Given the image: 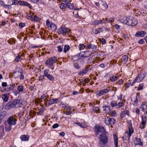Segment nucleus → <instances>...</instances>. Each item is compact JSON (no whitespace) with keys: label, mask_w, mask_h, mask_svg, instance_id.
<instances>
[{"label":"nucleus","mask_w":147,"mask_h":147,"mask_svg":"<svg viewBox=\"0 0 147 147\" xmlns=\"http://www.w3.org/2000/svg\"><path fill=\"white\" fill-rule=\"evenodd\" d=\"M110 114L112 116L115 117L117 115V114L115 111H112Z\"/></svg>","instance_id":"obj_55"},{"label":"nucleus","mask_w":147,"mask_h":147,"mask_svg":"<svg viewBox=\"0 0 147 147\" xmlns=\"http://www.w3.org/2000/svg\"><path fill=\"white\" fill-rule=\"evenodd\" d=\"M100 42L102 45L105 44H106L107 42L106 40L103 38H102L101 39H100Z\"/></svg>","instance_id":"obj_53"},{"label":"nucleus","mask_w":147,"mask_h":147,"mask_svg":"<svg viewBox=\"0 0 147 147\" xmlns=\"http://www.w3.org/2000/svg\"><path fill=\"white\" fill-rule=\"evenodd\" d=\"M110 90V87L108 86L106 89L101 90L96 93V95L100 96L108 93Z\"/></svg>","instance_id":"obj_6"},{"label":"nucleus","mask_w":147,"mask_h":147,"mask_svg":"<svg viewBox=\"0 0 147 147\" xmlns=\"http://www.w3.org/2000/svg\"><path fill=\"white\" fill-rule=\"evenodd\" d=\"M99 139L100 141L104 144H106L108 142V138L105 134H100V136Z\"/></svg>","instance_id":"obj_7"},{"label":"nucleus","mask_w":147,"mask_h":147,"mask_svg":"<svg viewBox=\"0 0 147 147\" xmlns=\"http://www.w3.org/2000/svg\"><path fill=\"white\" fill-rule=\"evenodd\" d=\"M138 99L137 98V97H136V98H134V100L133 101V105L135 106H137L138 105Z\"/></svg>","instance_id":"obj_34"},{"label":"nucleus","mask_w":147,"mask_h":147,"mask_svg":"<svg viewBox=\"0 0 147 147\" xmlns=\"http://www.w3.org/2000/svg\"><path fill=\"white\" fill-rule=\"evenodd\" d=\"M57 58L56 57L50 58L45 61V64L47 65H51L57 61Z\"/></svg>","instance_id":"obj_5"},{"label":"nucleus","mask_w":147,"mask_h":147,"mask_svg":"<svg viewBox=\"0 0 147 147\" xmlns=\"http://www.w3.org/2000/svg\"><path fill=\"white\" fill-rule=\"evenodd\" d=\"M44 110L43 109H41L37 112L38 115H41L43 114Z\"/></svg>","instance_id":"obj_56"},{"label":"nucleus","mask_w":147,"mask_h":147,"mask_svg":"<svg viewBox=\"0 0 147 147\" xmlns=\"http://www.w3.org/2000/svg\"><path fill=\"white\" fill-rule=\"evenodd\" d=\"M66 7V5L65 3H62L60 5L59 7L62 9H65Z\"/></svg>","instance_id":"obj_45"},{"label":"nucleus","mask_w":147,"mask_h":147,"mask_svg":"<svg viewBox=\"0 0 147 147\" xmlns=\"http://www.w3.org/2000/svg\"><path fill=\"white\" fill-rule=\"evenodd\" d=\"M50 28L52 30H55L57 28L56 25L55 24L52 23V24H51V26Z\"/></svg>","instance_id":"obj_41"},{"label":"nucleus","mask_w":147,"mask_h":147,"mask_svg":"<svg viewBox=\"0 0 147 147\" xmlns=\"http://www.w3.org/2000/svg\"><path fill=\"white\" fill-rule=\"evenodd\" d=\"M91 44H88L86 45V48L87 49H91Z\"/></svg>","instance_id":"obj_58"},{"label":"nucleus","mask_w":147,"mask_h":147,"mask_svg":"<svg viewBox=\"0 0 147 147\" xmlns=\"http://www.w3.org/2000/svg\"><path fill=\"white\" fill-rule=\"evenodd\" d=\"M49 69H45L44 71V76L49 80L53 81L54 80V78L52 75L49 74Z\"/></svg>","instance_id":"obj_4"},{"label":"nucleus","mask_w":147,"mask_h":147,"mask_svg":"<svg viewBox=\"0 0 147 147\" xmlns=\"http://www.w3.org/2000/svg\"><path fill=\"white\" fill-rule=\"evenodd\" d=\"M131 136H129L128 132H125L124 134V136L122 137V139L123 140H127L129 142H130V138Z\"/></svg>","instance_id":"obj_17"},{"label":"nucleus","mask_w":147,"mask_h":147,"mask_svg":"<svg viewBox=\"0 0 147 147\" xmlns=\"http://www.w3.org/2000/svg\"><path fill=\"white\" fill-rule=\"evenodd\" d=\"M1 86L3 87H6L7 86V85L6 82H3L2 83Z\"/></svg>","instance_id":"obj_64"},{"label":"nucleus","mask_w":147,"mask_h":147,"mask_svg":"<svg viewBox=\"0 0 147 147\" xmlns=\"http://www.w3.org/2000/svg\"><path fill=\"white\" fill-rule=\"evenodd\" d=\"M0 4L5 8L7 7L9 8V7L10 6V5H9L5 4H4V1H0Z\"/></svg>","instance_id":"obj_39"},{"label":"nucleus","mask_w":147,"mask_h":147,"mask_svg":"<svg viewBox=\"0 0 147 147\" xmlns=\"http://www.w3.org/2000/svg\"><path fill=\"white\" fill-rule=\"evenodd\" d=\"M12 125L9 124H6L5 127L6 131L9 132L12 129Z\"/></svg>","instance_id":"obj_24"},{"label":"nucleus","mask_w":147,"mask_h":147,"mask_svg":"<svg viewBox=\"0 0 147 147\" xmlns=\"http://www.w3.org/2000/svg\"><path fill=\"white\" fill-rule=\"evenodd\" d=\"M58 98L51 99L50 98L49 101V102L48 103V106H49L55 103H57L56 102L58 101Z\"/></svg>","instance_id":"obj_19"},{"label":"nucleus","mask_w":147,"mask_h":147,"mask_svg":"<svg viewBox=\"0 0 147 147\" xmlns=\"http://www.w3.org/2000/svg\"><path fill=\"white\" fill-rule=\"evenodd\" d=\"M110 106H105L102 107L103 109V112L104 113H107L110 110Z\"/></svg>","instance_id":"obj_20"},{"label":"nucleus","mask_w":147,"mask_h":147,"mask_svg":"<svg viewBox=\"0 0 147 147\" xmlns=\"http://www.w3.org/2000/svg\"><path fill=\"white\" fill-rule=\"evenodd\" d=\"M88 71V70L86 68H85L78 73V75L80 76H83L84 74H86L87 73Z\"/></svg>","instance_id":"obj_22"},{"label":"nucleus","mask_w":147,"mask_h":147,"mask_svg":"<svg viewBox=\"0 0 147 147\" xmlns=\"http://www.w3.org/2000/svg\"><path fill=\"white\" fill-rule=\"evenodd\" d=\"M79 49L80 50L84 49L86 48V46L84 45L83 44H80L79 45Z\"/></svg>","instance_id":"obj_47"},{"label":"nucleus","mask_w":147,"mask_h":147,"mask_svg":"<svg viewBox=\"0 0 147 147\" xmlns=\"http://www.w3.org/2000/svg\"><path fill=\"white\" fill-rule=\"evenodd\" d=\"M84 53L85 57H88L91 56L92 54V52L90 51H86L83 52Z\"/></svg>","instance_id":"obj_29"},{"label":"nucleus","mask_w":147,"mask_h":147,"mask_svg":"<svg viewBox=\"0 0 147 147\" xmlns=\"http://www.w3.org/2000/svg\"><path fill=\"white\" fill-rule=\"evenodd\" d=\"M91 49L92 50L93 52H96L97 51V46L96 45H91Z\"/></svg>","instance_id":"obj_40"},{"label":"nucleus","mask_w":147,"mask_h":147,"mask_svg":"<svg viewBox=\"0 0 147 147\" xmlns=\"http://www.w3.org/2000/svg\"><path fill=\"white\" fill-rule=\"evenodd\" d=\"M144 86L143 84H140L138 87V88L137 89V90L139 91L143 89Z\"/></svg>","instance_id":"obj_48"},{"label":"nucleus","mask_w":147,"mask_h":147,"mask_svg":"<svg viewBox=\"0 0 147 147\" xmlns=\"http://www.w3.org/2000/svg\"><path fill=\"white\" fill-rule=\"evenodd\" d=\"M17 120V119L14 118L13 116H11L7 119V122L9 124L15 125L16 124Z\"/></svg>","instance_id":"obj_9"},{"label":"nucleus","mask_w":147,"mask_h":147,"mask_svg":"<svg viewBox=\"0 0 147 147\" xmlns=\"http://www.w3.org/2000/svg\"><path fill=\"white\" fill-rule=\"evenodd\" d=\"M18 2V0H13L12 4L13 5H17L19 3Z\"/></svg>","instance_id":"obj_60"},{"label":"nucleus","mask_w":147,"mask_h":147,"mask_svg":"<svg viewBox=\"0 0 147 147\" xmlns=\"http://www.w3.org/2000/svg\"><path fill=\"white\" fill-rule=\"evenodd\" d=\"M52 22H49V20H46L47 26L49 27H51V26Z\"/></svg>","instance_id":"obj_52"},{"label":"nucleus","mask_w":147,"mask_h":147,"mask_svg":"<svg viewBox=\"0 0 147 147\" xmlns=\"http://www.w3.org/2000/svg\"><path fill=\"white\" fill-rule=\"evenodd\" d=\"M67 28L65 27H61L58 30V32L59 34H62L65 36V31L67 30Z\"/></svg>","instance_id":"obj_12"},{"label":"nucleus","mask_w":147,"mask_h":147,"mask_svg":"<svg viewBox=\"0 0 147 147\" xmlns=\"http://www.w3.org/2000/svg\"><path fill=\"white\" fill-rule=\"evenodd\" d=\"M22 72H21L19 71L18 72L16 73V72H14V74H16V75H17V76H16L15 75H14V76L15 78H18L20 76V79L21 80H23L24 79V77L22 74Z\"/></svg>","instance_id":"obj_16"},{"label":"nucleus","mask_w":147,"mask_h":147,"mask_svg":"<svg viewBox=\"0 0 147 147\" xmlns=\"http://www.w3.org/2000/svg\"><path fill=\"white\" fill-rule=\"evenodd\" d=\"M29 138L28 135H23L21 136L20 139L22 141H26L28 140Z\"/></svg>","instance_id":"obj_21"},{"label":"nucleus","mask_w":147,"mask_h":147,"mask_svg":"<svg viewBox=\"0 0 147 147\" xmlns=\"http://www.w3.org/2000/svg\"><path fill=\"white\" fill-rule=\"evenodd\" d=\"M126 115H129V111L128 110L123 111L120 115V117L121 118H123Z\"/></svg>","instance_id":"obj_25"},{"label":"nucleus","mask_w":147,"mask_h":147,"mask_svg":"<svg viewBox=\"0 0 147 147\" xmlns=\"http://www.w3.org/2000/svg\"><path fill=\"white\" fill-rule=\"evenodd\" d=\"M102 5H103L104 8L106 9H107L108 7V5L105 2H104L103 1H102Z\"/></svg>","instance_id":"obj_49"},{"label":"nucleus","mask_w":147,"mask_h":147,"mask_svg":"<svg viewBox=\"0 0 147 147\" xmlns=\"http://www.w3.org/2000/svg\"><path fill=\"white\" fill-rule=\"evenodd\" d=\"M59 126V125L57 123H56L54 124L52 126V128L53 129H55L58 127Z\"/></svg>","instance_id":"obj_61"},{"label":"nucleus","mask_w":147,"mask_h":147,"mask_svg":"<svg viewBox=\"0 0 147 147\" xmlns=\"http://www.w3.org/2000/svg\"><path fill=\"white\" fill-rule=\"evenodd\" d=\"M66 7L70 9H72L74 8V6L70 2H67L66 4Z\"/></svg>","instance_id":"obj_38"},{"label":"nucleus","mask_w":147,"mask_h":147,"mask_svg":"<svg viewBox=\"0 0 147 147\" xmlns=\"http://www.w3.org/2000/svg\"><path fill=\"white\" fill-rule=\"evenodd\" d=\"M15 87V85L14 84H10L9 87L7 88V91H9L11 90H13Z\"/></svg>","instance_id":"obj_37"},{"label":"nucleus","mask_w":147,"mask_h":147,"mask_svg":"<svg viewBox=\"0 0 147 147\" xmlns=\"http://www.w3.org/2000/svg\"><path fill=\"white\" fill-rule=\"evenodd\" d=\"M74 66L75 68L77 69H79L80 67L78 63H74Z\"/></svg>","instance_id":"obj_54"},{"label":"nucleus","mask_w":147,"mask_h":147,"mask_svg":"<svg viewBox=\"0 0 147 147\" xmlns=\"http://www.w3.org/2000/svg\"><path fill=\"white\" fill-rule=\"evenodd\" d=\"M122 59L123 63L124 64H126L128 59V56L126 55H123L122 56Z\"/></svg>","instance_id":"obj_27"},{"label":"nucleus","mask_w":147,"mask_h":147,"mask_svg":"<svg viewBox=\"0 0 147 147\" xmlns=\"http://www.w3.org/2000/svg\"><path fill=\"white\" fill-rule=\"evenodd\" d=\"M24 86L22 85H20L18 86L17 87L18 90L20 92H22L24 90Z\"/></svg>","instance_id":"obj_32"},{"label":"nucleus","mask_w":147,"mask_h":147,"mask_svg":"<svg viewBox=\"0 0 147 147\" xmlns=\"http://www.w3.org/2000/svg\"><path fill=\"white\" fill-rule=\"evenodd\" d=\"M118 78V76H112L110 78L109 80L113 82L117 80Z\"/></svg>","instance_id":"obj_35"},{"label":"nucleus","mask_w":147,"mask_h":147,"mask_svg":"<svg viewBox=\"0 0 147 147\" xmlns=\"http://www.w3.org/2000/svg\"><path fill=\"white\" fill-rule=\"evenodd\" d=\"M23 101L21 99H14L9 101L5 106V108L7 110L18 107H22Z\"/></svg>","instance_id":"obj_1"},{"label":"nucleus","mask_w":147,"mask_h":147,"mask_svg":"<svg viewBox=\"0 0 147 147\" xmlns=\"http://www.w3.org/2000/svg\"><path fill=\"white\" fill-rule=\"evenodd\" d=\"M63 46H59L57 47V52H61L63 50Z\"/></svg>","instance_id":"obj_44"},{"label":"nucleus","mask_w":147,"mask_h":147,"mask_svg":"<svg viewBox=\"0 0 147 147\" xmlns=\"http://www.w3.org/2000/svg\"><path fill=\"white\" fill-rule=\"evenodd\" d=\"M74 124H76L77 125L80 126L82 128H85V127L84 124L82 123H80V122H76L74 123Z\"/></svg>","instance_id":"obj_46"},{"label":"nucleus","mask_w":147,"mask_h":147,"mask_svg":"<svg viewBox=\"0 0 147 147\" xmlns=\"http://www.w3.org/2000/svg\"><path fill=\"white\" fill-rule=\"evenodd\" d=\"M70 49V47L68 45H65L63 50V52L65 53H66Z\"/></svg>","instance_id":"obj_33"},{"label":"nucleus","mask_w":147,"mask_h":147,"mask_svg":"<svg viewBox=\"0 0 147 147\" xmlns=\"http://www.w3.org/2000/svg\"><path fill=\"white\" fill-rule=\"evenodd\" d=\"M39 18L36 16H32V18H31V20L32 21L37 22L39 20Z\"/></svg>","instance_id":"obj_30"},{"label":"nucleus","mask_w":147,"mask_h":147,"mask_svg":"<svg viewBox=\"0 0 147 147\" xmlns=\"http://www.w3.org/2000/svg\"><path fill=\"white\" fill-rule=\"evenodd\" d=\"M110 105L112 108L115 107H116L117 105V103L115 101L113 100L111 102Z\"/></svg>","instance_id":"obj_43"},{"label":"nucleus","mask_w":147,"mask_h":147,"mask_svg":"<svg viewBox=\"0 0 147 147\" xmlns=\"http://www.w3.org/2000/svg\"><path fill=\"white\" fill-rule=\"evenodd\" d=\"M121 23L131 26H134L138 23L137 20L135 18H127L125 17L120 20Z\"/></svg>","instance_id":"obj_2"},{"label":"nucleus","mask_w":147,"mask_h":147,"mask_svg":"<svg viewBox=\"0 0 147 147\" xmlns=\"http://www.w3.org/2000/svg\"><path fill=\"white\" fill-rule=\"evenodd\" d=\"M25 24L22 22H21L19 24V26L21 28L25 26Z\"/></svg>","instance_id":"obj_57"},{"label":"nucleus","mask_w":147,"mask_h":147,"mask_svg":"<svg viewBox=\"0 0 147 147\" xmlns=\"http://www.w3.org/2000/svg\"><path fill=\"white\" fill-rule=\"evenodd\" d=\"M114 140V144L115 147H118V139L117 136L116 135H113Z\"/></svg>","instance_id":"obj_26"},{"label":"nucleus","mask_w":147,"mask_h":147,"mask_svg":"<svg viewBox=\"0 0 147 147\" xmlns=\"http://www.w3.org/2000/svg\"><path fill=\"white\" fill-rule=\"evenodd\" d=\"M104 121L107 125H113L115 123L116 120L113 118H110L107 117L105 119Z\"/></svg>","instance_id":"obj_3"},{"label":"nucleus","mask_w":147,"mask_h":147,"mask_svg":"<svg viewBox=\"0 0 147 147\" xmlns=\"http://www.w3.org/2000/svg\"><path fill=\"white\" fill-rule=\"evenodd\" d=\"M124 104L122 102L120 101L117 104V105H116V108L118 109L121 108V107H123Z\"/></svg>","instance_id":"obj_36"},{"label":"nucleus","mask_w":147,"mask_h":147,"mask_svg":"<svg viewBox=\"0 0 147 147\" xmlns=\"http://www.w3.org/2000/svg\"><path fill=\"white\" fill-rule=\"evenodd\" d=\"M146 33V32L143 31H140L137 32L135 35L136 37H143Z\"/></svg>","instance_id":"obj_14"},{"label":"nucleus","mask_w":147,"mask_h":147,"mask_svg":"<svg viewBox=\"0 0 147 147\" xmlns=\"http://www.w3.org/2000/svg\"><path fill=\"white\" fill-rule=\"evenodd\" d=\"M2 97L3 100L5 102H7L8 100V97L6 94H4L2 95Z\"/></svg>","instance_id":"obj_31"},{"label":"nucleus","mask_w":147,"mask_h":147,"mask_svg":"<svg viewBox=\"0 0 147 147\" xmlns=\"http://www.w3.org/2000/svg\"><path fill=\"white\" fill-rule=\"evenodd\" d=\"M97 129V131H98L99 132L103 133V134H105L106 131L105 129V128L103 126H95Z\"/></svg>","instance_id":"obj_13"},{"label":"nucleus","mask_w":147,"mask_h":147,"mask_svg":"<svg viewBox=\"0 0 147 147\" xmlns=\"http://www.w3.org/2000/svg\"><path fill=\"white\" fill-rule=\"evenodd\" d=\"M102 23V20H96L93 21L92 22V24L96 26L100 24H101Z\"/></svg>","instance_id":"obj_28"},{"label":"nucleus","mask_w":147,"mask_h":147,"mask_svg":"<svg viewBox=\"0 0 147 147\" xmlns=\"http://www.w3.org/2000/svg\"><path fill=\"white\" fill-rule=\"evenodd\" d=\"M142 122L140 125V127L141 129H143L145 127V125L146 124V116L143 115L142 117Z\"/></svg>","instance_id":"obj_10"},{"label":"nucleus","mask_w":147,"mask_h":147,"mask_svg":"<svg viewBox=\"0 0 147 147\" xmlns=\"http://www.w3.org/2000/svg\"><path fill=\"white\" fill-rule=\"evenodd\" d=\"M19 4L20 5L23 6H26L28 7L31 9L32 6L27 2L24 1H19L18 2Z\"/></svg>","instance_id":"obj_11"},{"label":"nucleus","mask_w":147,"mask_h":147,"mask_svg":"<svg viewBox=\"0 0 147 147\" xmlns=\"http://www.w3.org/2000/svg\"><path fill=\"white\" fill-rule=\"evenodd\" d=\"M123 80L122 79H120L118 81L117 84L119 85H121L123 83Z\"/></svg>","instance_id":"obj_63"},{"label":"nucleus","mask_w":147,"mask_h":147,"mask_svg":"<svg viewBox=\"0 0 147 147\" xmlns=\"http://www.w3.org/2000/svg\"><path fill=\"white\" fill-rule=\"evenodd\" d=\"M146 76V74L145 72L141 73L138 74V76L136 77L135 78L138 82H140L143 79H144Z\"/></svg>","instance_id":"obj_8"},{"label":"nucleus","mask_w":147,"mask_h":147,"mask_svg":"<svg viewBox=\"0 0 147 147\" xmlns=\"http://www.w3.org/2000/svg\"><path fill=\"white\" fill-rule=\"evenodd\" d=\"M96 130L97 129L94 127L95 134L97 136L98 135L99 132L98 131H97Z\"/></svg>","instance_id":"obj_59"},{"label":"nucleus","mask_w":147,"mask_h":147,"mask_svg":"<svg viewBox=\"0 0 147 147\" xmlns=\"http://www.w3.org/2000/svg\"><path fill=\"white\" fill-rule=\"evenodd\" d=\"M103 30V29L102 28H99L98 29H94L92 30L93 32L95 34H97Z\"/></svg>","instance_id":"obj_23"},{"label":"nucleus","mask_w":147,"mask_h":147,"mask_svg":"<svg viewBox=\"0 0 147 147\" xmlns=\"http://www.w3.org/2000/svg\"><path fill=\"white\" fill-rule=\"evenodd\" d=\"M129 127H128V134L129 136H131L132 133L134 132V129L132 127V123L130 121L129 122Z\"/></svg>","instance_id":"obj_15"},{"label":"nucleus","mask_w":147,"mask_h":147,"mask_svg":"<svg viewBox=\"0 0 147 147\" xmlns=\"http://www.w3.org/2000/svg\"><path fill=\"white\" fill-rule=\"evenodd\" d=\"M80 53L75 55L72 56V60L75 61H78L81 59V58L80 57Z\"/></svg>","instance_id":"obj_18"},{"label":"nucleus","mask_w":147,"mask_h":147,"mask_svg":"<svg viewBox=\"0 0 147 147\" xmlns=\"http://www.w3.org/2000/svg\"><path fill=\"white\" fill-rule=\"evenodd\" d=\"M13 0H9L8 1L7 3L9 5H10V6H11V5H13L12 4V3H13Z\"/></svg>","instance_id":"obj_62"},{"label":"nucleus","mask_w":147,"mask_h":147,"mask_svg":"<svg viewBox=\"0 0 147 147\" xmlns=\"http://www.w3.org/2000/svg\"><path fill=\"white\" fill-rule=\"evenodd\" d=\"M93 110L94 112H96L97 113H100L99 107H94L93 108Z\"/></svg>","instance_id":"obj_42"},{"label":"nucleus","mask_w":147,"mask_h":147,"mask_svg":"<svg viewBox=\"0 0 147 147\" xmlns=\"http://www.w3.org/2000/svg\"><path fill=\"white\" fill-rule=\"evenodd\" d=\"M34 13H33L32 15H31L30 13H28L26 15V17L29 20H31V18H32L33 15H34Z\"/></svg>","instance_id":"obj_51"},{"label":"nucleus","mask_w":147,"mask_h":147,"mask_svg":"<svg viewBox=\"0 0 147 147\" xmlns=\"http://www.w3.org/2000/svg\"><path fill=\"white\" fill-rule=\"evenodd\" d=\"M21 58V56L20 55H18L16 56L15 59V61L16 62H19Z\"/></svg>","instance_id":"obj_50"}]
</instances>
